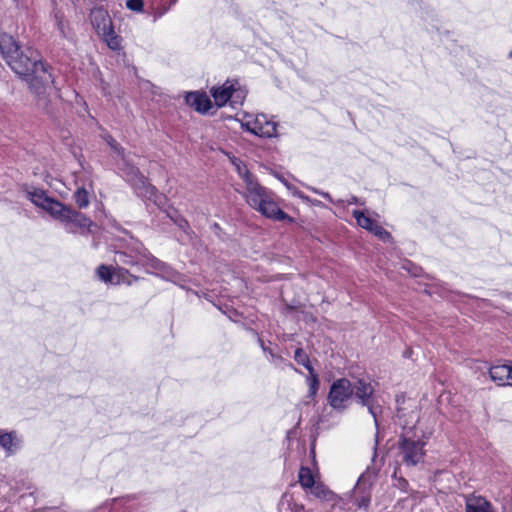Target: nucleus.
I'll return each instance as SVG.
<instances>
[{"label":"nucleus","instance_id":"nucleus-1","mask_svg":"<svg viewBox=\"0 0 512 512\" xmlns=\"http://www.w3.org/2000/svg\"><path fill=\"white\" fill-rule=\"evenodd\" d=\"M7 64L15 73L25 77L30 89L39 97V105L45 107L43 95L50 94L53 85L51 73L38 59L36 51L28 48L12 56Z\"/></svg>","mask_w":512,"mask_h":512},{"label":"nucleus","instance_id":"nucleus-2","mask_svg":"<svg viewBox=\"0 0 512 512\" xmlns=\"http://www.w3.org/2000/svg\"><path fill=\"white\" fill-rule=\"evenodd\" d=\"M232 163L245 184L243 197L247 204L267 218L277 221L289 219V216L283 212L275 202L273 195L263 186H261L256 177L250 173L246 164L238 159L232 160Z\"/></svg>","mask_w":512,"mask_h":512},{"label":"nucleus","instance_id":"nucleus-3","mask_svg":"<svg viewBox=\"0 0 512 512\" xmlns=\"http://www.w3.org/2000/svg\"><path fill=\"white\" fill-rule=\"evenodd\" d=\"M27 197L35 206L45 210L52 218L64 223L70 232H74V228L89 229L93 224L84 214L49 197L43 190L28 191Z\"/></svg>","mask_w":512,"mask_h":512},{"label":"nucleus","instance_id":"nucleus-4","mask_svg":"<svg viewBox=\"0 0 512 512\" xmlns=\"http://www.w3.org/2000/svg\"><path fill=\"white\" fill-rule=\"evenodd\" d=\"M115 262L127 266H142L147 272L158 271L164 278L171 281H176L179 277L177 272L151 255L142 244H136L128 251L116 252Z\"/></svg>","mask_w":512,"mask_h":512},{"label":"nucleus","instance_id":"nucleus-5","mask_svg":"<svg viewBox=\"0 0 512 512\" xmlns=\"http://www.w3.org/2000/svg\"><path fill=\"white\" fill-rule=\"evenodd\" d=\"M110 147L121 157L122 164L120 166L126 179L133 185L137 194L140 197L152 201L158 207H162L165 204V197L159 194L157 189L151 185L148 180L139 172V170L131 165L126 159L122 148L119 144L111 137L107 139Z\"/></svg>","mask_w":512,"mask_h":512},{"label":"nucleus","instance_id":"nucleus-6","mask_svg":"<svg viewBox=\"0 0 512 512\" xmlns=\"http://www.w3.org/2000/svg\"><path fill=\"white\" fill-rule=\"evenodd\" d=\"M426 438L415 439L409 432L403 433L398 441V456L401 462L407 467H415L424 462Z\"/></svg>","mask_w":512,"mask_h":512},{"label":"nucleus","instance_id":"nucleus-7","mask_svg":"<svg viewBox=\"0 0 512 512\" xmlns=\"http://www.w3.org/2000/svg\"><path fill=\"white\" fill-rule=\"evenodd\" d=\"M90 21L96 33L106 42L112 50L121 46V38L115 33L111 17L103 8H94L90 13Z\"/></svg>","mask_w":512,"mask_h":512},{"label":"nucleus","instance_id":"nucleus-8","mask_svg":"<svg viewBox=\"0 0 512 512\" xmlns=\"http://www.w3.org/2000/svg\"><path fill=\"white\" fill-rule=\"evenodd\" d=\"M241 127L259 137H276L277 123L267 118L265 114L242 113L237 115Z\"/></svg>","mask_w":512,"mask_h":512},{"label":"nucleus","instance_id":"nucleus-9","mask_svg":"<svg viewBox=\"0 0 512 512\" xmlns=\"http://www.w3.org/2000/svg\"><path fill=\"white\" fill-rule=\"evenodd\" d=\"M352 396V383L346 378H341L332 383L328 393V403L333 409L344 411Z\"/></svg>","mask_w":512,"mask_h":512},{"label":"nucleus","instance_id":"nucleus-10","mask_svg":"<svg viewBox=\"0 0 512 512\" xmlns=\"http://www.w3.org/2000/svg\"><path fill=\"white\" fill-rule=\"evenodd\" d=\"M353 395L359 400V402L368 408L369 413L373 416L375 423L377 424V409L374 405V387L370 381L365 379H358L352 384Z\"/></svg>","mask_w":512,"mask_h":512},{"label":"nucleus","instance_id":"nucleus-11","mask_svg":"<svg viewBox=\"0 0 512 512\" xmlns=\"http://www.w3.org/2000/svg\"><path fill=\"white\" fill-rule=\"evenodd\" d=\"M185 100L189 106L201 113L208 112L212 107L210 98L204 93L189 92L187 93Z\"/></svg>","mask_w":512,"mask_h":512},{"label":"nucleus","instance_id":"nucleus-12","mask_svg":"<svg viewBox=\"0 0 512 512\" xmlns=\"http://www.w3.org/2000/svg\"><path fill=\"white\" fill-rule=\"evenodd\" d=\"M491 379L500 386H512V367L508 365H496L490 368Z\"/></svg>","mask_w":512,"mask_h":512},{"label":"nucleus","instance_id":"nucleus-13","mask_svg":"<svg viewBox=\"0 0 512 512\" xmlns=\"http://www.w3.org/2000/svg\"><path fill=\"white\" fill-rule=\"evenodd\" d=\"M232 89L233 80H227L222 86L213 87L211 89V94L218 107L224 106L230 100Z\"/></svg>","mask_w":512,"mask_h":512},{"label":"nucleus","instance_id":"nucleus-14","mask_svg":"<svg viewBox=\"0 0 512 512\" xmlns=\"http://www.w3.org/2000/svg\"><path fill=\"white\" fill-rule=\"evenodd\" d=\"M19 48L13 37L6 34L0 36V52L6 62L15 54H19Z\"/></svg>","mask_w":512,"mask_h":512},{"label":"nucleus","instance_id":"nucleus-15","mask_svg":"<svg viewBox=\"0 0 512 512\" xmlns=\"http://www.w3.org/2000/svg\"><path fill=\"white\" fill-rule=\"evenodd\" d=\"M466 512H493V508L485 498L473 496L466 500Z\"/></svg>","mask_w":512,"mask_h":512},{"label":"nucleus","instance_id":"nucleus-16","mask_svg":"<svg viewBox=\"0 0 512 512\" xmlns=\"http://www.w3.org/2000/svg\"><path fill=\"white\" fill-rule=\"evenodd\" d=\"M92 186L89 184V188L85 186L78 187L75 194V202L79 208H86L90 203V194Z\"/></svg>","mask_w":512,"mask_h":512},{"label":"nucleus","instance_id":"nucleus-17","mask_svg":"<svg viewBox=\"0 0 512 512\" xmlns=\"http://www.w3.org/2000/svg\"><path fill=\"white\" fill-rule=\"evenodd\" d=\"M137 277L131 275L126 269L117 267L114 269V284H128L131 285L133 281H136Z\"/></svg>","mask_w":512,"mask_h":512},{"label":"nucleus","instance_id":"nucleus-18","mask_svg":"<svg viewBox=\"0 0 512 512\" xmlns=\"http://www.w3.org/2000/svg\"><path fill=\"white\" fill-rule=\"evenodd\" d=\"M353 217L356 219L357 224L368 231L374 226L376 221L372 219L368 214H365L362 211L354 210Z\"/></svg>","mask_w":512,"mask_h":512},{"label":"nucleus","instance_id":"nucleus-19","mask_svg":"<svg viewBox=\"0 0 512 512\" xmlns=\"http://www.w3.org/2000/svg\"><path fill=\"white\" fill-rule=\"evenodd\" d=\"M0 446L8 452H14L17 449L18 441L13 433L0 434Z\"/></svg>","mask_w":512,"mask_h":512},{"label":"nucleus","instance_id":"nucleus-20","mask_svg":"<svg viewBox=\"0 0 512 512\" xmlns=\"http://www.w3.org/2000/svg\"><path fill=\"white\" fill-rule=\"evenodd\" d=\"M309 375L306 378L309 391H308V397L314 398L317 394V391L319 389V379L318 375L313 369V367H309Z\"/></svg>","mask_w":512,"mask_h":512},{"label":"nucleus","instance_id":"nucleus-21","mask_svg":"<svg viewBox=\"0 0 512 512\" xmlns=\"http://www.w3.org/2000/svg\"><path fill=\"white\" fill-rule=\"evenodd\" d=\"M298 477L301 486L305 489H309L310 487H313L315 484L312 471L307 467H301Z\"/></svg>","mask_w":512,"mask_h":512},{"label":"nucleus","instance_id":"nucleus-22","mask_svg":"<svg viewBox=\"0 0 512 512\" xmlns=\"http://www.w3.org/2000/svg\"><path fill=\"white\" fill-rule=\"evenodd\" d=\"M246 97V91L240 87L238 81L233 80V89L231 90L230 101L233 104H242Z\"/></svg>","mask_w":512,"mask_h":512},{"label":"nucleus","instance_id":"nucleus-23","mask_svg":"<svg viewBox=\"0 0 512 512\" xmlns=\"http://www.w3.org/2000/svg\"><path fill=\"white\" fill-rule=\"evenodd\" d=\"M361 490V485L360 483L358 482L356 487H355V491H354V500H355V503L356 505L359 507V508H367L369 506V503H370V500H371V496H370V493L369 491H367V493H365L364 495H362L360 498L357 496L358 492H360Z\"/></svg>","mask_w":512,"mask_h":512},{"label":"nucleus","instance_id":"nucleus-24","mask_svg":"<svg viewBox=\"0 0 512 512\" xmlns=\"http://www.w3.org/2000/svg\"><path fill=\"white\" fill-rule=\"evenodd\" d=\"M97 274L102 281L114 284V270H111L108 266L101 265L97 269Z\"/></svg>","mask_w":512,"mask_h":512},{"label":"nucleus","instance_id":"nucleus-25","mask_svg":"<svg viewBox=\"0 0 512 512\" xmlns=\"http://www.w3.org/2000/svg\"><path fill=\"white\" fill-rule=\"evenodd\" d=\"M311 493L320 499H328L331 492L322 484L315 483L313 487L309 488Z\"/></svg>","mask_w":512,"mask_h":512},{"label":"nucleus","instance_id":"nucleus-26","mask_svg":"<svg viewBox=\"0 0 512 512\" xmlns=\"http://www.w3.org/2000/svg\"><path fill=\"white\" fill-rule=\"evenodd\" d=\"M294 358L299 364L303 365L308 371H309V367H312L310 364V361H309V357L303 351V349H301V348L296 349Z\"/></svg>","mask_w":512,"mask_h":512},{"label":"nucleus","instance_id":"nucleus-27","mask_svg":"<svg viewBox=\"0 0 512 512\" xmlns=\"http://www.w3.org/2000/svg\"><path fill=\"white\" fill-rule=\"evenodd\" d=\"M370 232L377 236L379 239L384 241L390 239L391 237L390 233L387 232L383 227H381L377 222L371 228Z\"/></svg>","mask_w":512,"mask_h":512},{"label":"nucleus","instance_id":"nucleus-28","mask_svg":"<svg viewBox=\"0 0 512 512\" xmlns=\"http://www.w3.org/2000/svg\"><path fill=\"white\" fill-rule=\"evenodd\" d=\"M126 6L132 11L141 12L143 10L144 4L142 0H128L126 2Z\"/></svg>","mask_w":512,"mask_h":512},{"label":"nucleus","instance_id":"nucleus-29","mask_svg":"<svg viewBox=\"0 0 512 512\" xmlns=\"http://www.w3.org/2000/svg\"><path fill=\"white\" fill-rule=\"evenodd\" d=\"M285 505H289V499L287 498V495H284L281 500H280V504H279V511L280 512H283V509H284V506Z\"/></svg>","mask_w":512,"mask_h":512},{"label":"nucleus","instance_id":"nucleus-30","mask_svg":"<svg viewBox=\"0 0 512 512\" xmlns=\"http://www.w3.org/2000/svg\"><path fill=\"white\" fill-rule=\"evenodd\" d=\"M312 191L317 193V194H320L321 196L327 198V199H330V195L326 192H321V191H318L317 189L315 188H312Z\"/></svg>","mask_w":512,"mask_h":512},{"label":"nucleus","instance_id":"nucleus-31","mask_svg":"<svg viewBox=\"0 0 512 512\" xmlns=\"http://www.w3.org/2000/svg\"><path fill=\"white\" fill-rule=\"evenodd\" d=\"M347 203L348 204H358V203L363 204L362 202H359V200L354 196H352L349 200H347Z\"/></svg>","mask_w":512,"mask_h":512},{"label":"nucleus","instance_id":"nucleus-32","mask_svg":"<svg viewBox=\"0 0 512 512\" xmlns=\"http://www.w3.org/2000/svg\"><path fill=\"white\" fill-rule=\"evenodd\" d=\"M58 27L60 32L64 35L63 23L61 21L58 22Z\"/></svg>","mask_w":512,"mask_h":512},{"label":"nucleus","instance_id":"nucleus-33","mask_svg":"<svg viewBox=\"0 0 512 512\" xmlns=\"http://www.w3.org/2000/svg\"><path fill=\"white\" fill-rule=\"evenodd\" d=\"M299 197H301L302 199H304V200H306V201H308V200H309V198H308L307 196H303L302 194H299Z\"/></svg>","mask_w":512,"mask_h":512},{"label":"nucleus","instance_id":"nucleus-34","mask_svg":"<svg viewBox=\"0 0 512 512\" xmlns=\"http://www.w3.org/2000/svg\"><path fill=\"white\" fill-rule=\"evenodd\" d=\"M401 482L404 484V485H407V482L406 480L402 479Z\"/></svg>","mask_w":512,"mask_h":512},{"label":"nucleus","instance_id":"nucleus-35","mask_svg":"<svg viewBox=\"0 0 512 512\" xmlns=\"http://www.w3.org/2000/svg\"><path fill=\"white\" fill-rule=\"evenodd\" d=\"M509 57L512 58V50L509 52Z\"/></svg>","mask_w":512,"mask_h":512}]
</instances>
